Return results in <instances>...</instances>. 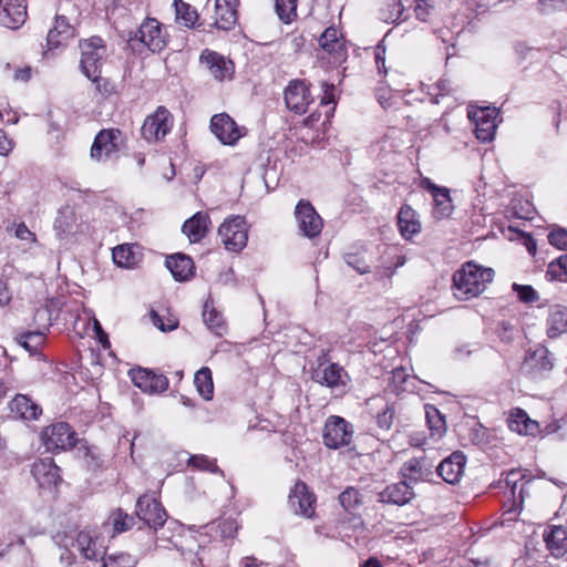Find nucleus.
Segmentation results:
<instances>
[{"instance_id": "nucleus-38", "label": "nucleus", "mask_w": 567, "mask_h": 567, "mask_svg": "<svg viewBox=\"0 0 567 567\" xmlns=\"http://www.w3.org/2000/svg\"><path fill=\"white\" fill-rule=\"evenodd\" d=\"M425 416L432 436L441 437L445 432L444 416L434 405H425Z\"/></svg>"}, {"instance_id": "nucleus-57", "label": "nucleus", "mask_w": 567, "mask_h": 567, "mask_svg": "<svg viewBox=\"0 0 567 567\" xmlns=\"http://www.w3.org/2000/svg\"><path fill=\"white\" fill-rule=\"evenodd\" d=\"M152 322L162 331H172L177 327V321L172 320L167 326L164 324L162 318L155 312H151Z\"/></svg>"}, {"instance_id": "nucleus-33", "label": "nucleus", "mask_w": 567, "mask_h": 567, "mask_svg": "<svg viewBox=\"0 0 567 567\" xmlns=\"http://www.w3.org/2000/svg\"><path fill=\"white\" fill-rule=\"evenodd\" d=\"M547 547L556 557L567 551V529L561 526H554L545 536Z\"/></svg>"}, {"instance_id": "nucleus-54", "label": "nucleus", "mask_w": 567, "mask_h": 567, "mask_svg": "<svg viewBox=\"0 0 567 567\" xmlns=\"http://www.w3.org/2000/svg\"><path fill=\"white\" fill-rule=\"evenodd\" d=\"M548 241L550 245L559 248V249H566L567 248V230L565 229H557L553 230L548 234Z\"/></svg>"}, {"instance_id": "nucleus-49", "label": "nucleus", "mask_w": 567, "mask_h": 567, "mask_svg": "<svg viewBox=\"0 0 567 567\" xmlns=\"http://www.w3.org/2000/svg\"><path fill=\"white\" fill-rule=\"evenodd\" d=\"M559 271H561L563 274L567 275V254L560 256L555 261H551L548 265V269H547V274L546 275L548 277H550L551 279L563 280L560 278Z\"/></svg>"}, {"instance_id": "nucleus-42", "label": "nucleus", "mask_w": 567, "mask_h": 567, "mask_svg": "<svg viewBox=\"0 0 567 567\" xmlns=\"http://www.w3.org/2000/svg\"><path fill=\"white\" fill-rule=\"evenodd\" d=\"M275 9L282 22L290 23L297 14V0H275Z\"/></svg>"}, {"instance_id": "nucleus-45", "label": "nucleus", "mask_w": 567, "mask_h": 567, "mask_svg": "<svg viewBox=\"0 0 567 567\" xmlns=\"http://www.w3.org/2000/svg\"><path fill=\"white\" fill-rule=\"evenodd\" d=\"M339 502L344 509H354L361 503L360 493L354 487H348L339 495Z\"/></svg>"}, {"instance_id": "nucleus-63", "label": "nucleus", "mask_w": 567, "mask_h": 567, "mask_svg": "<svg viewBox=\"0 0 567 567\" xmlns=\"http://www.w3.org/2000/svg\"><path fill=\"white\" fill-rule=\"evenodd\" d=\"M422 184H423V187H424L425 189H427V190L432 194V196H433V197L435 196V194H440V193L442 192V188H443V187H439V186H436L435 184H433V183H432L430 179H427V178H425V179L422 182Z\"/></svg>"}, {"instance_id": "nucleus-11", "label": "nucleus", "mask_w": 567, "mask_h": 567, "mask_svg": "<svg viewBox=\"0 0 567 567\" xmlns=\"http://www.w3.org/2000/svg\"><path fill=\"white\" fill-rule=\"evenodd\" d=\"M299 230L308 238L317 237L323 227L321 217L318 215L313 206L301 199L295 210Z\"/></svg>"}, {"instance_id": "nucleus-5", "label": "nucleus", "mask_w": 567, "mask_h": 567, "mask_svg": "<svg viewBox=\"0 0 567 567\" xmlns=\"http://www.w3.org/2000/svg\"><path fill=\"white\" fill-rule=\"evenodd\" d=\"M41 440L49 452L68 450L75 445V432L65 422H58L43 429Z\"/></svg>"}, {"instance_id": "nucleus-22", "label": "nucleus", "mask_w": 567, "mask_h": 567, "mask_svg": "<svg viewBox=\"0 0 567 567\" xmlns=\"http://www.w3.org/2000/svg\"><path fill=\"white\" fill-rule=\"evenodd\" d=\"M466 457L462 452H454L437 466V474L449 484H456L464 474Z\"/></svg>"}, {"instance_id": "nucleus-26", "label": "nucleus", "mask_w": 567, "mask_h": 567, "mask_svg": "<svg viewBox=\"0 0 567 567\" xmlns=\"http://www.w3.org/2000/svg\"><path fill=\"white\" fill-rule=\"evenodd\" d=\"M210 218L206 213L198 212L187 219L182 231L186 235L192 244L199 243L208 233Z\"/></svg>"}, {"instance_id": "nucleus-17", "label": "nucleus", "mask_w": 567, "mask_h": 567, "mask_svg": "<svg viewBox=\"0 0 567 567\" xmlns=\"http://www.w3.org/2000/svg\"><path fill=\"white\" fill-rule=\"evenodd\" d=\"M315 495L308 489L302 481H297L289 494V504L295 513L305 517H312L315 514Z\"/></svg>"}, {"instance_id": "nucleus-59", "label": "nucleus", "mask_w": 567, "mask_h": 567, "mask_svg": "<svg viewBox=\"0 0 567 567\" xmlns=\"http://www.w3.org/2000/svg\"><path fill=\"white\" fill-rule=\"evenodd\" d=\"M11 300V292L8 289L7 282L0 279V306H6Z\"/></svg>"}, {"instance_id": "nucleus-12", "label": "nucleus", "mask_w": 567, "mask_h": 567, "mask_svg": "<svg viewBox=\"0 0 567 567\" xmlns=\"http://www.w3.org/2000/svg\"><path fill=\"white\" fill-rule=\"evenodd\" d=\"M123 142L122 132L117 128L102 130L94 138L91 147V157L103 161L120 150Z\"/></svg>"}, {"instance_id": "nucleus-48", "label": "nucleus", "mask_w": 567, "mask_h": 567, "mask_svg": "<svg viewBox=\"0 0 567 567\" xmlns=\"http://www.w3.org/2000/svg\"><path fill=\"white\" fill-rule=\"evenodd\" d=\"M134 558L125 553L110 555L104 558L103 567H134Z\"/></svg>"}, {"instance_id": "nucleus-7", "label": "nucleus", "mask_w": 567, "mask_h": 567, "mask_svg": "<svg viewBox=\"0 0 567 567\" xmlns=\"http://www.w3.org/2000/svg\"><path fill=\"white\" fill-rule=\"evenodd\" d=\"M137 517L153 529L164 526L167 515L162 504L152 495L144 494L136 502Z\"/></svg>"}, {"instance_id": "nucleus-51", "label": "nucleus", "mask_w": 567, "mask_h": 567, "mask_svg": "<svg viewBox=\"0 0 567 567\" xmlns=\"http://www.w3.org/2000/svg\"><path fill=\"white\" fill-rule=\"evenodd\" d=\"M34 322L38 324L39 330H48L52 322V313L49 307H41L34 313Z\"/></svg>"}, {"instance_id": "nucleus-31", "label": "nucleus", "mask_w": 567, "mask_h": 567, "mask_svg": "<svg viewBox=\"0 0 567 567\" xmlns=\"http://www.w3.org/2000/svg\"><path fill=\"white\" fill-rule=\"evenodd\" d=\"M166 267L176 280L184 281L192 277L194 262L188 256L176 254L167 257Z\"/></svg>"}, {"instance_id": "nucleus-35", "label": "nucleus", "mask_w": 567, "mask_h": 567, "mask_svg": "<svg viewBox=\"0 0 567 567\" xmlns=\"http://www.w3.org/2000/svg\"><path fill=\"white\" fill-rule=\"evenodd\" d=\"M319 43L326 52L337 55H341L344 48L343 40L334 28L326 29L319 39Z\"/></svg>"}, {"instance_id": "nucleus-1", "label": "nucleus", "mask_w": 567, "mask_h": 567, "mask_svg": "<svg viewBox=\"0 0 567 567\" xmlns=\"http://www.w3.org/2000/svg\"><path fill=\"white\" fill-rule=\"evenodd\" d=\"M492 268L482 267L473 261L465 262L452 278V290L458 300H470L483 293L494 279Z\"/></svg>"}, {"instance_id": "nucleus-20", "label": "nucleus", "mask_w": 567, "mask_h": 567, "mask_svg": "<svg viewBox=\"0 0 567 567\" xmlns=\"http://www.w3.org/2000/svg\"><path fill=\"white\" fill-rule=\"evenodd\" d=\"M54 229L61 238L82 231V219L73 206L65 205L59 209Z\"/></svg>"}, {"instance_id": "nucleus-37", "label": "nucleus", "mask_w": 567, "mask_h": 567, "mask_svg": "<svg viewBox=\"0 0 567 567\" xmlns=\"http://www.w3.org/2000/svg\"><path fill=\"white\" fill-rule=\"evenodd\" d=\"M203 319L207 328L216 336L221 337L227 330L226 323L220 313L215 309H209L208 303H205L203 311Z\"/></svg>"}, {"instance_id": "nucleus-13", "label": "nucleus", "mask_w": 567, "mask_h": 567, "mask_svg": "<svg viewBox=\"0 0 567 567\" xmlns=\"http://www.w3.org/2000/svg\"><path fill=\"white\" fill-rule=\"evenodd\" d=\"M285 102L290 111L297 114L307 112L313 102L308 84L302 80H293L285 90Z\"/></svg>"}, {"instance_id": "nucleus-50", "label": "nucleus", "mask_w": 567, "mask_h": 567, "mask_svg": "<svg viewBox=\"0 0 567 567\" xmlns=\"http://www.w3.org/2000/svg\"><path fill=\"white\" fill-rule=\"evenodd\" d=\"M189 463L198 470L208 471L212 473L219 472L218 466L214 460H209L205 455H195L189 458Z\"/></svg>"}, {"instance_id": "nucleus-28", "label": "nucleus", "mask_w": 567, "mask_h": 567, "mask_svg": "<svg viewBox=\"0 0 567 567\" xmlns=\"http://www.w3.org/2000/svg\"><path fill=\"white\" fill-rule=\"evenodd\" d=\"M508 426L520 435H536L539 432L538 422L532 420L522 409H514L508 416Z\"/></svg>"}, {"instance_id": "nucleus-30", "label": "nucleus", "mask_w": 567, "mask_h": 567, "mask_svg": "<svg viewBox=\"0 0 567 567\" xmlns=\"http://www.w3.org/2000/svg\"><path fill=\"white\" fill-rule=\"evenodd\" d=\"M398 226L402 237L412 238L421 230V223L416 212L409 205H403L398 214Z\"/></svg>"}, {"instance_id": "nucleus-15", "label": "nucleus", "mask_w": 567, "mask_h": 567, "mask_svg": "<svg viewBox=\"0 0 567 567\" xmlns=\"http://www.w3.org/2000/svg\"><path fill=\"white\" fill-rule=\"evenodd\" d=\"M312 379L331 389L346 386L349 377L338 363H319L312 372Z\"/></svg>"}, {"instance_id": "nucleus-2", "label": "nucleus", "mask_w": 567, "mask_h": 567, "mask_svg": "<svg viewBox=\"0 0 567 567\" xmlns=\"http://www.w3.org/2000/svg\"><path fill=\"white\" fill-rule=\"evenodd\" d=\"M218 235L224 247L233 252L243 250L248 240V229L243 216H231L219 226Z\"/></svg>"}, {"instance_id": "nucleus-14", "label": "nucleus", "mask_w": 567, "mask_h": 567, "mask_svg": "<svg viewBox=\"0 0 567 567\" xmlns=\"http://www.w3.org/2000/svg\"><path fill=\"white\" fill-rule=\"evenodd\" d=\"M554 362L549 350L544 346H536L526 354L522 370L530 375H542L553 369Z\"/></svg>"}, {"instance_id": "nucleus-24", "label": "nucleus", "mask_w": 567, "mask_h": 567, "mask_svg": "<svg viewBox=\"0 0 567 567\" xmlns=\"http://www.w3.org/2000/svg\"><path fill=\"white\" fill-rule=\"evenodd\" d=\"M238 0H215L214 25L221 30H230L237 22L236 7Z\"/></svg>"}, {"instance_id": "nucleus-27", "label": "nucleus", "mask_w": 567, "mask_h": 567, "mask_svg": "<svg viewBox=\"0 0 567 567\" xmlns=\"http://www.w3.org/2000/svg\"><path fill=\"white\" fill-rule=\"evenodd\" d=\"M74 35V28L64 16L55 17L54 25L48 32V47L55 49Z\"/></svg>"}, {"instance_id": "nucleus-10", "label": "nucleus", "mask_w": 567, "mask_h": 567, "mask_svg": "<svg viewBox=\"0 0 567 567\" xmlns=\"http://www.w3.org/2000/svg\"><path fill=\"white\" fill-rule=\"evenodd\" d=\"M199 63L217 81L233 78L235 70L233 61L215 51L204 50L199 56Z\"/></svg>"}, {"instance_id": "nucleus-4", "label": "nucleus", "mask_w": 567, "mask_h": 567, "mask_svg": "<svg viewBox=\"0 0 567 567\" xmlns=\"http://www.w3.org/2000/svg\"><path fill=\"white\" fill-rule=\"evenodd\" d=\"M81 61L80 65L85 76H95L101 70L102 62L106 55L104 41L100 37H92L80 42Z\"/></svg>"}, {"instance_id": "nucleus-9", "label": "nucleus", "mask_w": 567, "mask_h": 567, "mask_svg": "<svg viewBox=\"0 0 567 567\" xmlns=\"http://www.w3.org/2000/svg\"><path fill=\"white\" fill-rule=\"evenodd\" d=\"M210 131L225 145H235L246 134V128L238 126L227 113L212 117Z\"/></svg>"}, {"instance_id": "nucleus-8", "label": "nucleus", "mask_w": 567, "mask_h": 567, "mask_svg": "<svg viewBox=\"0 0 567 567\" xmlns=\"http://www.w3.org/2000/svg\"><path fill=\"white\" fill-rule=\"evenodd\" d=\"M173 125V117L168 110L157 107L154 114L148 115L141 128L142 136L148 141H159L166 136Z\"/></svg>"}, {"instance_id": "nucleus-52", "label": "nucleus", "mask_w": 567, "mask_h": 567, "mask_svg": "<svg viewBox=\"0 0 567 567\" xmlns=\"http://www.w3.org/2000/svg\"><path fill=\"white\" fill-rule=\"evenodd\" d=\"M513 289L517 292L518 299L523 302L530 303L538 299V293L532 286L514 284Z\"/></svg>"}, {"instance_id": "nucleus-58", "label": "nucleus", "mask_w": 567, "mask_h": 567, "mask_svg": "<svg viewBox=\"0 0 567 567\" xmlns=\"http://www.w3.org/2000/svg\"><path fill=\"white\" fill-rule=\"evenodd\" d=\"M12 143L6 136L4 132L0 130V155H8L12 151Z\"/></svg>"}, {"instance_id": "nucleus-36", "label": "nucleus", "mask_w": 567, "mask_h": 567, "mask_svg": "<svg viewBox=\"0 0 567 567\" xmlns=\"http://www.w3.org/2000/svg\"><path fill=\"white\" fill-rule=\"evenodd\" d=\"M112 257L114 262L123 268H132L138 262V255L133 246L120 245L113 249Z\"/></svg>"}, {"instance_id": "nucleus-23", "label": "nucleus", "mask_w": 567, "mask_h": 567, "mask_svg": "<svg viewBox=\"0 0 567 567\" xmlns=\"http://www.w3.org/2000/svg\"><path fill=\"white\" fill-rule=\"evenodd\" d=\"M414 497L413 487L406 481L388 485L379 493V501L382 503L403 506Z\"/></svg>"}, {"instance_id": "nucleus-19", "label": "nucleus", "mask_w": 567, "mask_h": 567, "mask_svg": "<svg viewBox=\"0 0 567 567\" xmlns=\"http://www.w3.org/2000/svg\"><path fill=\"white\" fill-rule=\"evenodd\" d=\"M132 381L147 393H162L168 388V380L165 375L156 374L147 369L132 370Z\"/></svg>"}, {"instance_id": "nucleus-16", "label": "nucleus", "mask_w": 567, "mask_h": 567, "mask_svg": "<svg viewBox=\"0 0 567 567\" xmlns=\"http://www.w3.org/2000/svg\"><path fill=\"white\" fill-rule=\"evenodd\" d=\"M27 20L25 0H0V23L6 28L19 29Z\"/></svg>"}, {"instance_id": "nucleus-47", "label": "nucleus", "mask_w": 567, "mask_h": 567, "mask_svg": "<svg viewBox=\"0 0 567 567\" xmlns=\"http://www.w3.org/2000/svg\"><path fill=\"white\" fill-rule=\"evenodd\" d=\"M175 8L177 19L183 20L186 27L194 25L198 16L197 12L194 9H192L189 4L179 1L175 2Z\"/></svg>"}, {"instance_id": "nucleus-64", "label": "nucleus", "mask_w": 567, "mask_h": 567, "mask_svg": "<svg viewBox=\"0 0 567 567\" xmlns=\"http://www.w3.org/2000/svg\"><path fill=\"white\" fill-rule=\"evenodd\" d=\"M94 330H95L96 336H97V338H99V341H100L101 343H103V344H104V343H109V341H107V336H106V333L103 331V329H102V327H101L100 322H99L96 319L94 320Z\"/></svg>"}, {"instance_id": "nucleus-53", "label": "nucleus", "mask_w": 567, "mask_h": 567, "mask_svg": "<svg viewBox=\"0 0 567 567\" xmlns=\"http://www.w3.org/2000/svg\"><path fill=\"white\" fill-rule=\"evenodd\" d=\"M394 416L393 408L389 404L385 405V408L382 410V412H379L377 415V422L378 425L382 430H389L392 425Z\"/></svg>"}, {"instance_id": "nucleus-39", "label": "nucleus", "mask_w": 567, "mask_h": 567, "mask_svg": "<svg viewBox=\"0 0 567 567\" xmlns=\"http://www.w3.org/2000/svg\"><path fill=\"white\" fill-rule=\"evenodd\" d=\"M194 383L199 392V394L205 400H210L214 392V384L212 372L208 368H202L196 372L194 378Z\"/></svg>"}, {"instance_id": "nucleus-43", "label": "nucleus", "mask_w": 567, "mask_h": 567, "mask_svg": "<svg viewBox=\"0 0 567 567\" xmlns=\"http://www.w3.org/2000/svg\"><path fill=\"white\" fill-rule=\"evenodd\" d=\"M401 474L404 478L403 481H406L410 484L417 482L422 476L421 462L416 458H412L405 462L401 467Z\"/></svg>"}, {"instance_id": "nucleus-62", "label": "nucleus", "mask_w": 567, "mask_h": 567, "mask_svg": "<svg viewBox=\"0 0 567 567\" xmlns=\"http://www.w3.org/2000/svg\"><path fill=\"white\" fill-rule=\"evenodd\" d=\"M240 565L241 567H264L266 564L255 557H245Z\"/></svg>"}, {"instance_id": "nucleus-46", "label": "nucleus", "mask_w": 567, "mask_h": 567, "mask_svg": "<svg viewBox=\"0 0 567 567\" xmlns=\"http://www.w3.org/2000/svg\"><path fill=\"white\" fill-rule=\"evenodd\" d=\"M21 344L29 351H37L44 342V331H30L21 336Z\"/></svg>"}, {"instance_id": "nucleus-34", "label": "nucleus", "mask_w": 567, "mask_h": 567, "mask_svg": "<svg viewBox=\"0 0 567 567\" xmlns=\"http://www.w3.org/2000/svg\"><path fill=\"white\" fill-rule=\"evenodd\" d=\"M523 477H524L523 474L518 470H512L506 476V484H507V486L511 487V493L513 496L514 505L519 508H522L525 495L527 493L526 487H527V485H529L532 483L530 481L523 482L520 484L518 493H517L516 492L517 484H518V482H520L523 480Z\"/></svg>"}, {"instance_id": "nucleus-32", "label": "nucleus", "mask_w": 567, "mask_h": 567, "mask_svg": "<svg viewBox=\"0 0 567 567\" xmlns=\"http://www.w3.org/2000/svg\"><path fill=\"white\" fill-rule=\"evenodd\" d=\"M547 327V336L549 338H557L567 332V309L563 306L550 308Z\"/></svg>"}, {"instance_id": "nucleus-44", "label": "nucleus", "mask_w": 567, "mask_h": 567, "mask_svg": "<svg viewBox=\"0 0 567 567\" xmlns=\"http://www.w3.org/2000/svg\"><path fill=\"white\" fill-rule=\"evenodd\" d=\"M95 84V91L106 97L115 93V84L107 78L101 76V70L95 73V76H86Z\"/></svg>"}, {"instance_id": "nucleus-41", "label": "nucleus", "mask_w": 567, "mask_h": 567, "mask_svg": "<svg viewBox=\"0 0 567 567\" xmlns=\"http://www.w3.org/2000/svg\"><path fill=\"white\" fill-rule=\"evenodd\" d=\"M134 517L124 513L121 508L111 513L107 523L112 525L114 533H123L134 525Z\"/></svg>"}, {"instance_id": "nucleus-56", "label": "nucleus", "mask_w": 567, "mask_h": 567, "mask_svg": "<svg viewBox=\"0 0 567 567\" xmlns=\"http://www.w3.org/2000/svg\"><path fill=\"white\" fill-rule=\"evenodd\" d=\"M14 235L17 238L28 241L34 243L37 240L35 234L32 233L24 223H21L17 226Z\"/></svg>"}, {"instance_id": "nucleus-60", "label": "nucleus", "mask_w": 567, "mask_h": 567, "mask_svg": "<svg viewBox=\"0 0 567 567\" xmlns=\"http://www.w3.org/2000/svg\"><path fill=\"white\" fill-rule=\"evenodd\" d=\"M32 69L30 66H24L22 69H18L13 75L16 81L27 82L31 79Z\"/></svg>"}, {"instance_id": "nucleus-61", "label": "nucleus", "mask_w": 567, "mask_h": 567, "mask_svg": "<svg viewBox=\"0 0 567 567\" xmlns=\"http://www.w3.org/2000/svg\"><path fill=\"white\" fill-rule=\"evenodd\" d=\"M333 90H334V86L331 84H323V96L321 99V104H330L334 101V97H333Z\"/></svg>"}, {"instance_id": "nucleus-21", "label": "nucleus", "mask_w": 567, "mask_h": 567, "mask_svg": "<svg viewBox=\"0 0 567 567\" xmlns=\"http://www.w3.org/2000/svg\"><path fill=\"white\" fill-rule=\"evenodd\" d=\"M73 546L87 560H96L105 554V548L101 538L87 530H81L78 533L73 542Z\"/></svg>"}, {"instance_id": "nucleus-40", "label": "nucleus", "mask_w": 567, "mask_h": 567, "mask_svg": "<svg viewBox=\"0 0 567 567\" xmlns=\"http://www.w3.org/2000/svg\"><path fill=\"white\" fill-rule=\"evenodd\" d=\"M434 216L437 219L449 217L453 212V204L447 188H442L440 194H435Z\"/></svg>"}, {"instance_id": "nucleus-29", "label": "nucleus", "mask_w": 567, "mask_h": 567, "mask_svg": "<svg viewBox=\"0 0 567 567\" xmlns=\"http://www.w3.org/2000/svg\"><path fill=\"white\" fill-rule=\"evenodd\" d=\"M11 413L23 420H37L42 413L39 404L33 402L28 395L17 394L10 403Z\"/></svg>"}, {"instance_id": "nucleus-25", "label": "nucleus", "mask_w": 567, "mask_h": 567, "mask_svg": "<svg viewBox=\"0 0 567 567\" xmlns=\"http://www.w3.org/2000/svg\"><path fill=\"white\" fill-rule=\"evenodd\" d=\"M32 475L42 487L56 485L60 481L59 467L51 457H45L34 462Z\"/></svg>"}, {"instance_id": "nucleus-6", "label": "nucleus", "mask_w": 567, "mask_h": 567, "mask_svg": "<svg viewBox=\"0 0 567 567\" xmlns=\"http://www.w3.org/2000/svg\"><path fill=\"white\" fill-rule=\"evenodd\" d=\"M130 41L132 45L138 41L152 52H161L167 44L166 34L162 24L156 19L152 18L146 19L140 25L134 38H131Z\"/></svg>"}, {"instance_id": "nucleus-55", "label": "nucleus", "mask_w": 567, "mask_h": 567, "mask_svg": "<svg viewBox=\"0 0 567 567\" xmlns=\"http://www.w3.org/2000/svg\"><path fill=\"white\" fill-rule=\"evenodd\" d=\"M451 92V84L447 80L441 79L439 80L429 92L431 95L434 96L433 102L439 103L437 97L444 96Z\"/></svg>"}, {"instance_id": "nucleus-3", "label": "nucleus", "mask_w": 567, "mask_h": 567, "mask_svg": "<svg viewBox=\"0 0 567 567\" xmlns=\"http://www.w3.org/2000/svg\"><path fill=\"white\" fill-rule=\"evenodd\" d=\"M353 437V426L343 417L331 415L327 419L323 426V444L328 449H340L349 446Z\"/></svg>"}, {"instance_id": "nucleus-18", "label": "nucleus", "mask_w": 567, "mask_h": 567, "mask_svg": "<svg viewBox=\"0 0 567 567\" xmlns=\"http://www.w3.org/2000/svg\"><path fill=\"white\" fill-rule=\"evenodd\" d=\"M468 117L475 123V134L480 141L485 143L493 140L497 127L495 109H478L470 112Z\"/></svg>"}]
</instances>
